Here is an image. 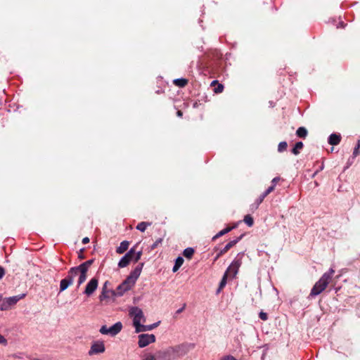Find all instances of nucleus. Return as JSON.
Wrapping results in <instances>:
<instances>
[{"label": "nucleus", "mask_w": 360, "mask_h": 360, "mask_svg": "<svg viewBox=\"0 0 360 360\" xmlns=\"http://www.w3.org/2000/svg\"><path fill=\"white\" fill-rule=\"evenodd\" d=\"M307 134H308L307 130L304 127H299L296 131L297 136H299L300 138H303V139H304L307 136Z\"/></svg>", "instance_id": "5701e85b"}, {"label": "nucleus", "mask_w": 360, "mask_h": 360, "mask_svg": "<svg viewBox=\"0 0 360 360\" xmlns=\"http://www.w3.org/2000/svg\"><path fill=\"white\" fill-rule=\"evenodd\" d=\"M194 250L192 248H187L184 250L183 255L186 258L191 259L193 255Z\"/></svg>", "instance_id": "a878e982"}, {"label": "nucleus", "mask_w": 360, "mask_h": 360, "mask_svg": "<svg viewBox=\"0 0 360 360\" xmlns=\"http://www.w3.org/2000/svg\"><path fill=\"white\" fill-rule=\"evenodd\" d=\"M152 224L151 222L142 221L138 224L136 229L141 232H144L146 229Z\"/></svg>", "instance_id": "4be33fe9"}, {"label": "nucleus", "mask_w": 360, "mask_h": 360, "mask_svg": "<svg viewBox=\"0 0 360 360\" xmlns=\"http://www.w3.org/2000/svg\"><path fill=\"white\" fill-rule=\"evenodd\" d=\"M162 242V238H158L157 239L154 243L151 245L150 248L151 250L155 249L159 245H160Z\"/></svg>", "instance_id": "c9c22d12"}, {"label": "nucleus", "mask_w": 360, "mask_h": 360, "mask_svg": "<svg viewBox=\"0 0 360 360\" xmlns=\"http://www.w3.org/2000/svg\"><path fill=\"white\" fill-rule=\"evenodd\" d=\"M110 284L109 281H105L102 287V291L99 296L101 301L109 298L110 294H111V290L108 289V285Z\"/></svg>", "instance_id": "2eb2a0df"}, {"label": "nucleus", "mask_w": 360, "mask_h": 360, "mask_svg": "<svg viewBox=\"0 0 360 360\" xmlns=\"http://www.w3.org/2000/svg\"><path fill=\"white\" fill-rule=\"evenodd\" d=\"M280 180V178L279 177H274L272 181H271V184L272 185H274V187L276 186L277 182Z\"/></svg>", "instance_id": "a19ab883"}, {"label": "nucleus", "mask_w": 360, "mask_h": 360, "mask_svg": "<svg viewBox=\"0 0 360 360\" xmlns=\"http://www.w3.org/2000/svg\"><path fill=\"white\" fill-rule=\"evenodd\" d=\"M92 263H93V260L89 259V260H87L85 262L81 264L80 265L77 266V267H79V269H84V270H86L88 271L89 268L92 264Z\"/></svg>", "instance_id": "bb28decb"}, {"label": "nucleus", "mask_w": 360, "mask_h": 360, "mask_svg": "<svg viewBox=\"0 0 360 360\" xmlns=\"http://www.w3.org/2000/svg\"><path fill=\"white\" fill-rule=\"evenodd\" d=\"M221 360H237L232 355H227L221 359Z\"/></svg>", "instance_id": "58836bf2"}, {"label": "nucleus", "mask_w": 360, "mask_h": 360, "mask_svg": "<svg viewBox=\"0 0 360 360\" xmlns=\"http://www.w3.org/2000/svg\"><path fill=\"white\" fill-rule=\"evenodd\" d=\"M141 255H142V252L141 251H139L137 252H135V250L134 249V254H133V259L132 261H134V262H137L141 257Z\"/></svg>", "instance_id": "7c9ffc66"}, {"label": "nucleus", "mask_w": 360, "mask_h": 360, "mask_svg": "<svg viewBox=\"0 0 360 360\" xmlns=\"http://www.w3.org/2000/svg\"><path fill=\"white\" fill-rule=\"evenodd\" d=\"M340 25L341 27H343V23L342 22H340Z\"/></svg>", "instance_id": "09e8293b"}, {"label": "nucleus", "mask_w": 360, "mask_h": 360, "mask_svg": "<svg viewBox=\"0 0 360 360\" xmlns=\"http://www.w3.org/2000/svg\"><path fill=\"white\" fill-rule=\"evenodd\" d=\"M274 190V185H271V186H269L266 191L269 192V193H270L271 192H272Z\"/></svg>", "instance_id": "37998d69"}, {"label": "nucleus", "mask_w": 360, "mask_h": 360, "mask_svg": "<svg viewBox=\"0 0 360 360\" xmlns=\"http://www.w3.org/2000/svg\"><path fill=\"white\" fill-rule=\"evenodd\" d=\"M193 345H179L161 349L156 352L155 356L158 360H174L187 354Z\"/></svg>", "instance_id": "f257e3e1"}, {"label": "nucleus", "mask_w": 360, "mask_h": 360, "mask_svg": "<svg viewBox=\"0 0 360 360\" xmlns=\"http://www.w3.org/2000/svg\"><path fill=\"white\" fill-rule=\"evenodd\" d=\"M73 278L71 275L70 270L68 271L67 277L62 279L60 283V292L65 290L70 285L73 283Z\"/></svg>", "instance_id": "ddd939ff"}, {"label": "nucleus", "mask_w": 360, "mask_h": 360, "mask_svg": "<svg viewBox=\"0 0 360 360\" xmlns=\"http://www.w3.org/2000/svg\"><path fill=\"white\" fill-rule=\"evenodd\" d=\"M89 242V238L88 237H85L82 239V243L86 244Z\"/></svg>", "instance_id": "c03bdc74"}, {"label": "nucleus", "mask_w": 360, "mask_h": 360, "mask_svg": "<svg viewBox=\"0 0 360 360\" xmlns=\"http://www.w3.org/2000/svg\"><path fill=\"white\" fill-rule=\"evenodd\" d=\"M269 194V192L265 191L262 195H264V198H266Z\"/></svg>", "instance_id": "49530a36"}, {"label": "nucleus", "mask_w": 360, "mask_h": 360, "mask_svg": "<svg viewBox=\"0 0 360 360\" xmlns=\"http://www.w3.org/2000/svg\"><path fill=\"white\" fill-rule=\"evenodd\" d=\"M303 148V143L301 141L297 142L292 149V153L294 155H298L300 153V150Z\"/></svg>", "instance_id": "b1692460"}, {"label": "nucleus", "mask_w": 360, "mask_h": 360, "mask_svg": "<svg viewBox=\"0 0 360 360\" xmlns=\"http://www.w3.org/2000/svg\"><path fill=\"white\" fill-rule=\"evenodd\" d=\"M244 222L248 226H252L253 225V219L250 215H246L244 218Z\"/></svg>", "instance_id": "473e14b6"}, {"label": "nucleus", "mask_w": 360, "mask_h": 360, "mask_svg": "<svg viewBox=\"0 0 360 360\" xmlns=\"http://www.w3.org/2000/svg\"><path fill=\"white\" fill-rule=\"evenodd\" d=\"M1 299H2V295H0V301L1 302Z\"/></svg>", "instance_id": "3c124183"}, {"label": "nucleus", "mask_w": 360, "mask_h": 360, "mask_svg": "<svg viewBox=\"0 0 360 360\" xmlns=\"http://www.w3.org/2000/svg\"><path fill=\"white\" fill-rule=\"evenodd\" d=\"M160 321H158L156 323H154L150 325H143L141 324L138 328L135 330L136 333H141V332H145V331H150L158 327L160 324Z\"/></svg>", "instance_id": "4468645a"}, {"label": "nucleus", "mask_w": 360, "mask_h": 360, "mask_svg": "<svg viewBox=\"0 0 360 360\" xmlns=\"http://www.w3.org/2000/svg\"><path fill=\"white\" fill-rule=\"evenodd\" d=\"M228 275L227 274H224L220 283H219V289L217 290V292H219L226 284V279L228 278Z\"/></svg>", "instance_id": "c756f323"}, {"label": "nucleus", "mask_w": 360, "mask_h": 360, "mask_svg": "<svg viewBox=\"0 0 360 360\" xmlns=\"http://www.w3.org/2000/svg\"><path fill=\"white\" fill-rule=\"evenodd\" d=\"M129 315L133 319V326L135 328V330L141 324V322L146 321L142 309L138 307H131L129 309Z\"/></svg>", "instance_id": "7ed1b4c3"}, {"label": "nucleus", "mask_w": 360, "mask_h": 360, "mask_svg": "<svg viewBox=\"0 0 360 360\" xmlns=\"http://www.w3.org/2000/svg\"><path fill=\"white\" fill-rule=\"evenodd\" d=\"M129 242L127 240H124L121 242L120 246L117 248L116 252L118 254L124 253L129 248Z\"/></svg>", "instance_id": "a211bd4d"}, {"label": "nucleus", "mask_w": 360, "mask_h": 360, "mask_svg": "<svg viewBox=\"0 0 360 360\" xmlns=\"http://www.w3.org/2000/svg\"><path fill=\"white\" fill-rule=\"evenodd\" d=\"M134 248H131L129 251L123 256L118 262L120 268L126 267L131 261L133 259Z\"/></svg>", "instance_id": "f8f14e48"}, {"label": "nucleus", "mask_w": 360, "mask_h": 360, "mask_svg": "<svg viewBox=\"0 0 360 360\" xmlns=\"http://www.w3.org/2000/svg\"><path fill=\"white\" fill-rule=\"evenodd\" d=\"M26 296V294H20L12 297H5L1 299L0 304V310L8 311L11 309L12 307L15 305L17 302L23 299Z\"/></svg>", "instance_id": "20e7f679"}, {"label": "nucleus", "mask_w": 360, "mask_h": 360, "mask_svg": "<svg viewBox=\"0 0 360 360\" xmlns=\"http://www.w3.org/2000/svg\"><path fill=\"white\" fill-rule=\"evenodd\" d=\"M71 275L72 276V278H74L77 275L79 274V278H78V286H79L81 284H82L86 279V273L87 271L79 269V267L75 266L72 267L70 269Z\"/></svg>", "instance_id": "6e6552de"}, {"label": "nucleus", "mask_w": 360, "mask_h": 360, "mask_svg": "<svg viewBox=\"0 0 360 360\" xmlns=\"http://www.w3.org/2000/svg\"><path fill=\"white\" fill-rule=\"evenodd\" d=\"M174 83L178 86L184 87L186 85L187 80L184 78L176 79L174 80Z\"/></svg>", "instance_id": "cd10ccee"}, {"label": "nucleus", "mask_w": 360, "mask_h": 360, "mask_svg": "<svg viewBox=\"0 0 360 360\" xmlns=\"http://www.w3.org/2000/svg\"><path fill=\"white\" fill-rule=\"evenodd\" d=\"M105 345L103 341H96L93 342L88 352L89 356L99 354L105 352Z\"/></svg>", "instance_id": "1a4fd4ad"}, {"label": "nucleus", "mask_w": 360, "mask_h": 360, "mask_svg": "<svg viewBox=\"0 0 360 360\" xmlns=\"http://www.w3.org/2000/svg\"><path fill=\"white\" fill-rule=\"evenodd\" d=\"M288 143L286 141H281L278 146V151L282 153L287 149Z\"/></svg>", "instance_id": "c85d7f7f"}, {"label": "nucleus", "mask_w": 360, "mask_h": 360, "mask_svg": "<svg viewBox=\"0 0 360 360\" xmlns=\"http://www.w3.org/2000/svg\"><path fill=\"white\" fill-rule=\"evenodd\" d=\"M142 360H158L157 356L153 354L148 353L143 356Z\"/></svg>", "instance_id": "2f4dec72"}, {"label": "nucleus", "mask_w": 360, "mask_h": 360, "mask_svg": "<svg viewBox=\"0 0 360 360\" xmlns=\"http://www.w3.org/2000/svg\"><path fill=\"white\" fill-rule=\"evenodd\" d=\"M98 285V280L96 278H91L87 283L84 293L87 295H91L97 289Z\"/></svg>", "instance_id": "9b49d317"}, {"label": "nucleus", "mask_w": 360, "mask_h": 360, "mask_svg": "<svg viewBox=\"0 0 360 360\" xmlns=\"http://www.w3.org/2000/svg\"><path fill=\"white\" fill-rule=\"evenodd\" d=\"M143 266V263L139 264L126 278L133 286L135 285L136 280L141 273Z\"/></svg>", "instance_id": "9d476101"}, {"label": "nucleus", "mask_w": 360, "mask_h": 360, "mask_svg": "<svg viewBox=\"0 0 360 360\" xmlns=\"http://www.w3.org/2000/svg\"><path fill=\"white\" fill-rule=\"evenodd\" d=\"M224 89V86L221 84H219L217 87L215 88L214 92L215 93H221Z\"/></svg>", "instance_id": "4c0bfd02"}, {"label": "nucleus", "mask_w": 360, "mask_h": 360, "mask_svg": "<svg viewBox=\"0 0 360 360\" xmlns=\"http://www.w3.org/2000/svg\"><path fill=\"white\" fill-rule=\"evenodd\" d=\"M139 342L138 345L139 347L141 348H143L148 345L153 343L155 342V336L153 334H148V333H143L140 334L138 336Z\"/></svg>", "instance_id": "0eeeda50"}, {"label": "nucleus", "mask_w": 360, "mask_h": 360, "mask_svg": "<svg viewBox=\"0 0 360 360\" xmlns=\"http://www.w3.org/2000/svg\"><path fill=\"white\" fill-rule=\"evenodd\" d=\"M243 257V253H238L234 260L231 262V264L234 266H236L238 268H240V266L242 264V259Z\"/></svg>", "instance_id": "412c9836"}, {"label": "nucleus", "mask_w": 360, "mask_h": 360, "mask_svg": "<svg viewBox=\"0 0 360 360\" xmlns=\"http://www.w3.org/2000/svg\"><path fill=\"white\" fill-rule=\"evenodd\" d=\"M334 273L335 271L333 269H330L327 272L324 273L312 288L309 296L315 297L321 294L328 286Z\"/></svg>", "instance_id": "f03ea898"}, {"label": "nucleus", "mask_w": 360, "mask_h": 360, "mask_svg": "<svg viewBox=\"0 0 360 360\" xmlns=\"http://www.w3.org/2000/svg\"><path fill=\"white\" fill-rule=\"evenodd\" d=\"M184 308H185V304L183 306V307H181V309H178V310H177V311H176V313H178V314H179V313L182 312V311H183V310L184 309Z\"/></svg>", "instance_id": "a18cd8bd"}, {"label": "nucleus", "mask_w": 360, "mask_h": 360, "mask_svg": "<svg viewBox=\"0 0 360 360\" xmlns=\"http://www.w3.org/2000/svg\"><path fill=\"white\" fill-rule=\"evenodd\" d=\"M341 136L338 134H332L329 136L328 142L330 145L336 146L340 143Z\"/></svg>", "instance_id": "dca6fc26"}, {"label": "nucleus", "mask_w": 360, "mask_h": 360, "mask_svg": "<svg viewBox=\"0 0 360 360\" xmlns=\"http://www.w3.org/2000/svg\"><path fill=\"white\" fill-rule=\"evenodd\" d=\"M242 238V236H239L235 240H233L230 242H229L224 248V249L221 250L222 253H224L227 252L231 248L234 246L240 239Z\"/></svg>", "instance_id": "6ab92c4d"}, {"label": "nucleus", "mask_w": 360, "mask_h": 360, "mask_svg": "<svg viewBox=\"0 0 360 360\" xmlns=\"http://www.w3.org/2000/svg\"><path fill=\"white\" fill-rule=\"evenodd\" d=\"M264 198H265L264 197V195H260V196L255 201V209H257L259 207V205L262 202Z\"/></svg>", "instance_id": "72a5a7b5"}, {"label": "nucleus", "mask_w": 360, "mask_h": 360, "mask_svg": "<svg viewBox=\"0 0 360 360\" xmlns=\"http://www.w3.org/2000/svg\"><path fill=\"white\" fill-rule=\"evenodd\" d=\"M259 317L263 320V321H266L267 319H268V316H267V314L264 312V311H260L259 314Z\"/></svg>", "instance_id": "e433bc0d"}, {"label": "nucleus", "mask_w": 360, "mask_h": 360, "mask_svg": "<svg viewBox=\"0 0 360 360\" xmlns=\"http://www.w3.org/2000/svg\"><path fill=\"white\" fill-rule=\"evenodd\" d=\"M182 115H183V114H182V112H181V111H180V110L177 111V116H179V117H181V116H182Z\"/></svg>", "instance_id": "de8ad7c7"}, {"label": "nucleus", "mask_w": 360, "mask_h": 360, "mask_svg": "<svg viewBox=\"0 0 360 360\" xmlns=\"http://www.w3.org/2000/svg\"><path fill=\"white\" fill-rule=\"evenodd\" d=\"M132 287L133 285L125 279L115 290L111 291V295L114 297H121Z\"/></svg>", "instance_id": "423d86ee"}, {"label": "nucleus", "mask_w": 360, "mask_h": 360, "mask_svg": "<svg viewBox=\"0 0 360 360\" xmlns=\"http://www.w3.org/2000/svg\"><path fill=\"white\" fill-rule=\"evenodd\" d=\"M359 148H360V140L358 141L357 146L354 149L353 155L354 157H356L359 154V153H360Z\"/></svg>", "instance_id": "f704fd0d"}, {"label": "nucleus", "mask_w": 360, "mask_h": 360, "mask_svg": "<svg viewBox=\"0 0 360 360\" xmlns=\"http://www.w3.org/2000/svg\"><path fill=\"white\" fill-rule=\"evenodd\" d=\"M0 343L6 344V340L0 334Z\"/></svg>", "instance_id": "79ce46f5"}, {"label": "nucleus", "mask_w": 360, "mask_h": 360, "mask_svg": "<svg viewBox=\"0 0 360 360\" xmlns=\"http://www.w3.org/2000/svg\"><path fill=\"white\" fill-rule=\"evenodd\" d=\"M216 82H217V81H212V84H214Z\"/></svg>", "instance_id": "8fccbe9b"}, {"label": "nucleus", "mask_w": 360, "mask_h": 360, "mask_svg": "<svg viewBox=\"0 0 360 360\" xmlns=\"http://www.w3.org/2000/svg\"><path fill=\"white\" fill-rule=\"evenodd\" d=\"M234 227H226L224 229H222L221 231H220L219 233H217L214 237H213V239H216L217 238H219L222 236H224V234L229 233V231H231Z\"/></svg>", "instance_id": "393cba45"}, {"label": "nucleus", "mask_w": 360, "mask_h": 360, "mask_svg": "<svg viewBox=\"0 0 360 360\" xmlns=\"http://www.w3.org/2000/svg\"><path fill=\"white\" fill-rule=\"evenodd\" d=\"M184 261V260L182 257H178L175 260L174 265L172 268V271L173 272L177 271L179 269V268L182 266Z\"/></svg>", "instance_id": "aec40b11"}, {"label": "nucleus", "mask_w": 360, "mask_h": 360, "mask_svg": "<svg viewBox=\"0 0 360 360\" xmlns=\"http://www.w3.org/2000/svg\"><path fill=\"white\" fill-rule=\"evenodd\" d=\"M5 275V269L0 266V280Z\"/></svg>", "instance_id": "ea45409f"}, {"label": "nucleus", "mask_w": 360, "mask_h": 360, "mask_svg": "<svg viewBox=\"0 0 360 360\" xmlns=\"http://www.w3.org/2000/svg\"><path fill=\"white\" fill-rule=\"evenodd\" d=\"M238 269L239 268L231 264L225 274H227L229 277L234 278L238 274Z\"/></svg>", "instance_id": "f3484780"}, {"label": "nucleus", "mask_w": 360, "mask_h": 360, "mask_svg": "<svg viewBox=\"0 0 360 360\" xmlns=\"http://www.w3.org/2000/svg\"><path fill=\"white\" fill-rule=\"evenodd\" d=\"M122 328V324L121 322H117L112 326L108 328L106 326L101 327L99 332L103 335H109L110 336H115L117 335Z\"/></svg>", "instance_id": "39448f33"}]
</instances>
